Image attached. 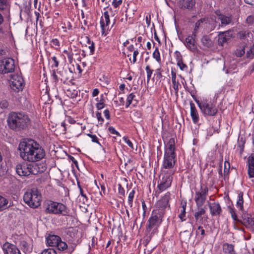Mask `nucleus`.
<instances>
[{"label": "nucleus", "instance_id": "f257e3e1", "mask_svg": "<svg viewBox=\"0 0 254 254\" xmlns=\"http://www.w3.org/2000/svg\"><path fill=\"white\" fill-rule=\"evenodd\" d=\"M20 157L29 162L38 161L45 156L44 149L36 141L33 139H24L18 146Z\"/></svg>", "mask_w": 254, "mask_h": 254}, {"label": "nucleus", "instance_id": "f03ea898", "mask_svg": "<svg viewBox=\"0 0 254 254\" xmlns=\"http://www.w3.org/2000/svg\"><path fill=\"white\" fill-rule=\"evenodd\" d=\"M8 127L15 131L26 129L31 123L28 116L20 112H11L7 119Z\"/></svg>", "mask_w": 254, "mask_h": 254}, {"label": "nucleus", "instance_id": "7ed1b4c3", "mask_svg": "<svg viewBox=\"0 0 254 254\" xmlns=\"http://www.w3.org/2000/svg\"><path fill=\"white\" fill-rule=\"evenodd\" d=\"M164 215L158 210H153L148 221V224L146 227V232L147 235L145 241L148 243L151 239L154 234L156 233L155 232L158 227L160 225L162 221V218Z\"/></svg>", "mask_w": 254, "mask_h": 254}, {"label": "nucleus", "instance_id": "20e7f679", "mask_svg": "<svg viewBox=\"0 0 254 254\" xmlns=\"http://www.w3.org/2000/svg\"><path fill=\"white\" fill-rule=\"evenodd\" d=\"M191 96L205 117L215 116L217 115L218 109L216 101H211L205 100L200 102L194 95H191Z\"/></svg>", "mask_w": 254, "mask_h": 254}, {"label": "nucleus", "instance_id": "39448f33", "mask_svg": "<svg viewBox=\"0 0 254 254\" xmlns=\"http://www.w3.org/2000/svg\"><path fill=\"white\" fill-rule=\"evenodd\" d=\"M44 206L46 213L63 216L68 215L67 208L63 203L48 200L45 202Z\"/></svg>", "mask_w": 254, "mask_h": 254}, {"label": "nucleus", "instance_id": "423d86ee", "mask_svg": "<svg viewBox=\"0 0 254 254\" xmlns=\"http://www.w3.org/2000/svg\"><path fill=\"white\" fill-rule=\"evenodd\" d=\"M24 201L32 208H37L41 204V195L37 189L28 190L23 195Z\"/></svg>", "mask_w": 254, "mask_h": 254}, {"label": "nucleus", "instance_id": "0eeeda50", "mask_svg": "<svg viewBox=\"0 0 254 254\" xmlns=\"http://www.w3.org/2000/svg\"><path fill=\"white\" fill-rule=\"evenodd\" d=\"M176 155H169L164 154V160L161 168L162 174L173 175L175 173L174 167L176 163Z\"/></svg>", "mask_w": 254, "mask_h": 254}, {"label": "nucleus", "instance_id": "6e6552de", "mask_svg": "<svg viewBox=\"0 0 254 254\" xmlns=\"http://www.w3.org/2000/svg\"><path fill=\"white\" fill-rule=\"evenodd\" d=\"M208 192V188L207 185L200 183V189L195 191L194 200L197 208L201 207L205 203Z\"/></svg>", "mask_w": 254, "mask_h": 254}, {"label": "nucleus", "instance_id": "1a4fd4ad", "mask_svg": "<svg viewBox=\"0 0 254 254\" xmlns=\"http://www.w3.org/2000/svg\"><path fill=\"white\" fill-rule=\"evenodd\" d=\"M14 61L12 58H5L0 60V73L6 74L14 71Z\"/></svg>", "mask_w": 254, "mask_h": 254}, {"label": "nucleus", "instance_id": "9d476101", "mask_svg": "<svg viewBox=\"0 0 254 254\" xmlns=\"http://www.w3.org/2000/svg\"><path fill=\"white\" fill-rule=\"evenodd\" d=\"M171 198V193L170 192H167L161 198L157 201L156 204L155 209L154 210H158L164 215L165 210L166 208H170V204H169V201Z\"/></svg>", "mask_w": 254, "mask_h": 254}, {"label": "nucleus", "instance_id": "9b49d317", "mask_svg": "<svg viewBox=\"0 0 254 254\" xmlns=\"http://www.w3.org/2000/svg\"><path fill=\"white\" fill-rule=\"evenodd\" d=\"M10 85L12 90L15 92H19L23 90L25 83L21 76L15 75L12 77Z\"/></svg>", "mask_w": 254, "mask_h": 254}, {"label": "nucleus", "instance_id": "f8f14e48", "mask_svg": "<svg viewBox=\"0 0 254 254\" xmlns=\"http://www.w3.org/2000/svg\"><path fill=\"white\" fill-rule=\"evenodd\" d=\"M241 223L249 230L254 233V214L244 213Z\"/></svg>", "mask_w": 254, "mask_h": 254}, {"label": "nucleus", "instance_id": "ddd939ff", "mask_svg": "<svg viewBox=\"0 0 254 254\" xmlns=\"http://www.w3.org/2000/svg\"><path fill=\"white\" fill-rule=\"evenodd\" d=\"M163 174V176L160 180V183L158 184L157 186L160 191H163L169 188L171 185L173 179V175H170V174Z\"/></svg>", "mask_w": 254, "mask_h": 254}, {"label": "nucleus", "instance_id": "4468645a", "mask_svg": "<svg viewBox=\"0 0 254 254\" xmlns=\"http://www.w3.org/2000/svg\"><path fill=\"white\" fill-rule=\"evenodd\" d=\"M2 249L4 254H21L16 246L7 242L3 244Z\"/></svg>", "mask_w": 254, "mask_h": 254}, {"label": "nucleus", "instance_id": "2eb2a0df", "mask_svg": "<svg viewBox=\"0 0 254 254\" xmlns=\"http://www.w3.org/2000/svg\"><path fill=\"white\" fill-rule=\"evenodd\" d=\"M210 214L212 217H219L222 213V209L218 202H208Z\"/></svg>", "mask_w": 254, "mask_h": 254}, {"label": "nucleus", "instance_id": "dca6fc26", "mask_svg": "<svg viewBox=\"0 0 254 254\" xmlns=\"http://www.w3.org/2000/svg\"><path fill=\"white\" fill-rule=\"evenodd\" d=\"M195 4V0H180L179 1L180 7L183 10L189 11L194 9Z\"/></svg>", "mask_w": 254, "mask_h": 254}, {"label": "nucleus", "instance_id": "f3484780", "mask_svg": "<svg viewBox=\"0 0 254 254\" xmlns=\"http://www.w3.org/2000/svg\"><path fill=\"white\" fill-rule=\"evenodd\" d=\"M56 247L60 251H64L67 254H71L75 250V246L74 245L67 246L66 243L62 241L61 239L60 242L58 243Z\"/></svg>", "mask_w": 254, "mask_h": 254}, {"label": "nucleus", "instance_id": "a211bd4d", "mask_svg": "<svg viewBox=\"0 0 254 254\" xmlns=\"http://www.w3.org/2000/svg\"><path fill=\"white\" fill-rule=\"evenodd\" d=\"M16 172L20 176H28L30 175L29 164L26 163L18 164L16 165Z\"/></svg>", "mask_w": 254, "mask_h": 254}, {"label": "nucleus", "instance_id": "6ab92c4d", "mask_svg": "<svg viewBox=\"0 0 254 254\" xmlns=\"http://www.w3.org/2000/svg\"><path fill=\"white\" fill-rule=\"evenodd\" d=\"M195 37L192 35L189 36L186 38L184 42L186 47L192 52H195L197 50L195 40Z\"/></svg>", "mask_w": 254, "mask_h": 254}, {"label": "nucleus", "instance_id": "aec40b11", "mask_svg": "<svg viewBox=\"0 0 254 254\" xmlns=\"http://www.w3.org/2000/svg\"><path fill=\"white\" fill-rule=\"evenodd\" d=\"M175 142L174 138H170L167 144L165 145L164 154H169V155H176L175 152Z\"/></svg>", "mask_w": 254, "mask_h": 254}, {"label": "nucleus", "instance_id": "412c9836", "mask_svg": "<svg viewBox=\"0 0 254 254\" xmlns=\"http://www.w3.org/2000/svg\"><path fill=\"white\" fill-rule=\"evenodd\" d=\"M57 73L60 75V81L64 83L72 77L73 72H68V70L64 68L58 70Z\"/></svg>", "mask_w": 254, "mask_h": 254}, {"label": "nucleus", "instance_id": "4be33fe9", "mask_svg": "<svg viewBox=\"0 0 254 254\" xmlns=\"http://www.w3.org/2000/svg\"><path fill=\"white\" fill-rule=\"evenodd\" d=\"M110 16L107 11L104 12L103 16L101 17L100 20V25L102 29V34H104L106 30V27L108 26L110 24Z\"/></svg>", "mask_w": 254, "mask_h": 254}, {"label": "nucleus", "instance_id": "5701e85b", "mask_svg": "<svg viewBox=\"0 0 254 254\" xmlns=\"http://www.w3.org/2000/svg\"><path fill=\"white\" fill-rule=\"evenodd\" d=\"M230 37L229 31L219 32L218 39V45L223 46L224 43L227 42L230 39Z\"/></svg>", "mask_w": 254, "mask_h": 254}, {"label": "nucleus", "instance_id": "b1692460", "mask_svg": "<svg viewBox=\"0 0 254 254\" xmlns=\"http://www.w3.org/2000/svg\"><path fill=\"white\" fill-rule=\"evenodd\" d=\"M60 239L59 236L50 234L46 238V242L50 247H56L58 243L60 242Z\"/></svg>", "mask_w": 254, "mask_h": 254}, {"label": "nucleus", "instance_id": "393cba45", "mask_svg": "<svg viewBox=\"0 0 254 254\" xmlns=\"http://www.w3.org/2000/svg\"><path fill=\"white\" fill-rule=\"evenodd\" d=\"M190 116L194 124H197L199 121V114L194 103L190 102Z\"/></svg>", "mask_w": 254, "mask_h": 254}, {"label": "nucleus", "instance_id": "a878e982", "mask_svg": "<svg viewBox=\"0 0 254 254\" xmlns=\"http://www.w3.org/2000/svg\"><path fill=\"white\" fill-rule=\"evenodd\" d=\"M19 247L24 252H30L32 250L31 244L24 239L20 240Z\"/></svg>", "mask_w": 254, "mask_h": 254}, {"label": "nucleus", "instance_id": "bb28decb", "mask_svg": "<svg viewBox=\"0 0 254 254\" xmlns=\"http://www.w3.org/2000/svg\"><path fill=\"white\" fill-rule=\"evenodd\" d=\"M222 250L224 254H237L234 250V246L231 244L224 243L222 245Z\"/></svg>", "mask_w": 254, "mask_h": 254}, {"label": "nucleus", "instance_id": "cd10ccee", "mask_svg": "<svg viewBox=\"0 0 254 254\" xmlns=\"http://www.w3.org/2000/svg\"><path fill=\"white\" fill-rule=\"evenodd\" d=\"M11 205L12 204L11 202L9 204L8 199L0 195V212L6 209Z\"/></svg>", "mask_w": 254, "mask_h": 254}, {"label": "nucleus", "instance_id": "c85d7f7f", "mask_svg": "<svg viewBox=\"0 0 254 254\" xmlns=\"http://www.w3.org/2000/svg\"><path fill=\"white\" fill-rule=\"evenodd\" d=\"M220 11H216V14L218 16V20L221 21L222 25H226L229 24L232 21L231 17L219 14Z\"/></svg>", "mask_w": 254, "mask_h": 254}, {"label": "nucleus", "instance_id": "c756f323", "mask_svg": "<svg viewBox=\"0 0 254 254\" xmlns=\"http://www.w3.org/2000/svg\"><path fill=\"white\" fill-rule=\"evenodd\" d=\"M201 42L202 44L206 48H210L213 46L212 40L207 35H204L202 37Z\"/></svg>", "mask_w": 254, "mask_h": 254}, {"label": "nucleus", "instance_id": "7c9ffc66", "mask_svg": "<svg viewBox=\"0 0 254 254\" xmlns=\"http://www.w3.org/2000/svg\"><path fill=\"white\" fill-rule=\"evenodd\" d=\"M207 19L205 18H201L195 23L194 28L192 32V35L194 37H196L198 29L202 27V23L207 21Z\"/></svg>", "mask_w": 254, "mask_h": 254}, {"label": "nucleus", "instance_id": "2f4dec72", "mask_svg": "<svg viewBox=\"0 0 254 254\" xmlns=\"http://www.w3.org/2000/svg\"><path fill=\"white\" fill-rule=\"evenodd\" d=\"M198 208V211H196L194 214V218L196 221L198 220H202V215H204L206 213V210L204 208L200 207Z\"/></svg>", "mask_w": 254, "mask_h": 254}, {"label": "nucleus", "instance_id": "473e14b6", "mask_svg": "<svg viewBox=\"0 0 254 254\" xmlns=\"http://www.w3.org/2000/svg\"><path fill=\"white\" fill-rule=\"evenodd\" d=\"M228 210L229 212L231 214V217L234 221L241 222V220H240L237 216V215L236 213V209H235V208L231 206H228Z\"/></svg>", "mask_w": 254, "mask_h": 254}, {"label": "nucleus", "instance_id": "72a5a7b5", "mask_svg": "<svg viewBox=\"0 0 254 254\" xmlns=\"http://www.w3.org/2000/svg\"><path fill=\"white\" fill-rule=\"evenodd\" d=\"M85 39L86 43L88 44V48L90 49V55H93L95 52V44L90 40L89 36H85Z\"/></svg>", "mask_w": 254, "mask_h": 254}, {"label": "nucleus", "instance_id": "f704fd0d", "mask_svg": "<svg viewBox=\"0 0 254 254\" xmlns=\"http://www.w3.org/2000/svg\"><path fill=\"white\" fill-rule=\"evenodd\" d=\"M243 192L242 191H240L238 193V199L237 201V206L241 210H243L244 200H243Z\"/></svg>", "mask_w": 254, "mask_h": 254}, {"label": "nucleus", "instance_id": "c9c22d12", "mask_svg": "<svg viewBox=\"0 0 254 254\" xmlns=\"http://www.w3.org/2000/svg\"><path fill=\"white\" fill-rule=\"evenodd\" d=\"M29 172L30 175H37L40 173L39 169H38V165L37 163L35 164H29Z\"/></svg>", "mask_w": 254, "mask_h": 254}, {"label": "nucleus", "instance_id": "e433bc0d", "mask_svg": "<svg viewBox=\"0 0 254 254\" xmlns=\"http://www.w3.org/2000/svg\"><path fill=\"white\" fill-rule=\"evenodd\" d=\"M105 99L103 94L100 96L99 102L96 104V106L98 110H100L105 107Z\"/></svg>", "mask_w": 254, "mask_h": 254}, {"label": "nucleus", "instance_id": "4c0bfd02", "mask_svg": "<svg viewBox=\"0 0 254 254\" xmlns=\"http://www.w3.org/2000/svg\"><path fill=\"white\" fill-rule=\"evenodd\" d=\"M135 191L133 189L129 193L128 196V204L130 207H132L133 205V200L134 196Z\"/></svg>", "mask_w": 254, "mask_h": 254}, {"label": "nucleus", "instance_id": "58836bf2", "mask_svg": "<svg viewBox=\"0 0 254 254\" xmlns=\"http://www.w3.org/2000/svg\"><path fill=\"white\" fill-rule=\"evenodd\" d=\"M145 70L147 74V82L148 83L151 79L152 74L153 72V69H151L150 65H147L145 67Z\"/></svg>", "mask_w": 254, "mask_h": 254}, {"label": "nucleus", "instance_id": "ea45409f", "mask_svg": "<svg viewBox=\"0 0 254 254\" xmlns=\"http://www.w3.org/2000/svg\"><path fill=\"white\" fill-rule=\"evenodd\" d=\"M67 92L68 96L71 98H75L78 94V91L76 89H69Z\"/></svg>", "mask_w": 254, "mask_h": 254}, {"label": "nucleus", "instance_id": "a19ab883", "mask_svg": "<svg viewBox=\"0 0 254 254\" xmlns=\"http://www.w3.org/2000/svg\"><path fill=\"white\" fill-rule=\"evenodd\" d=\"M153 57L154 58L158 63H160L161 62V58L160 52L159 51L158 48L156 47L153 53Z\"/></svg>", "mask_w": 254, "mask_h": 254}, {"label": "nucleus", "instance_id": "79ce46f5", "mask_svg": "<svg viewBox=\"0 0 254 254\" xmlns=\"http://www.w3.org/2000/svg\"><path fill=\"white\" fill-rule=\"evenodd\" d=\"M135 96L133 93H130L127 97L126 106L127 108L131 104L132 100L134 99Z\"/></svg>", "mask_w": 254, "mask_h": 254}, {"label": "nucleus", "instance_id": "37998d69", "mask_svg": "<svg viewBox=\"0 0 254 254\" xmlns=\"http://www.w3.org/2000/svg\"><path fill=\"white\" fill-rule=\"evenodd\" d=\"M41 254H57V252L54 249L49 248L43 250Z\"/></svg>", "mask_w": 254, "mask_h": 254}, {"label": "nucleus", "instance_id": "c03bdc74", "mask_svg": "<svg viewBox=\"0 0 254 254\" xmlns=\"http://www.w3.org/2000/svg\"><path fill=\"white\" fill-rule=\"evenodd\" d=\"M230 168V163L228 161H225L224 162V176L228 174Z\"/></svg>", "mask_w": 254, "mask_h": 254}, {"label": "nucleus", "instance_id": "a18cd8bd", "mask_svg": "<svg viewBox=\"0 0 254 254\" xmlns=\"http://www.w3.org/2000/svg\"><path fill=\"white\" fill-rule=\"evenodd\" d=\"M38 165V168L39 169L40 173L44 172L47 169L46 164L44 163H37Z\"/></svg>", "mask_w": 254, "mask_h": 254}, {"label": "nucleus", "instance_id": "49530a36", "mask_svg": "<svg viewBox=\"0 0 254 254\" xmlns=\"http://www.w3.org/2000/svg\"><path fill=\"white\" fill-rule=\"evenodd\" d=\"M173 88H174L175 92V94L177 96H178V92H179V86H181L179 82L178 81L173 82Z\"/></svg>", "mask_w": 254, "mask_h": 254}, {"label": "nucleus", "instance_id": "de8ad7c7", "mask_svg": "<svg viewBox=\"0 0 254 254\" xmlns=\"http://www.w3.org/2000/svg\"><path fill=\"white\" fill-rule=\"evenodd\" d=\"M177 65L180 67V68L182 70H185L187 69V68H188L187 65L185 64L184 63L183 60H182L181 61H178V62H177Z\"/></svg>", "mask_w": 254, "mask_h": 254}, {"label": "nucleus", "instance_id": "09e8293b", "mask_svg": "<svg viewBox=\"0 0 254 254\" xmlns=\"http://www.w3.org/2000/svg\"><path fill=\"white\" fill-rule=\"evenodd\" d=\"M50 44L52 47L54 46L59 47L60 46L59 40L57 38L52 39Z\"/></svg>", "mask_w": 254, "mask_h": 254}, {"label": "nucleus", "instance_id": "8fccbe9b", "mask_svg": "<svg viewBox=\"0 0 254 254\" xmlns=\"http://www.w3.org/2000/svg\"><path fill=\"white\" fill-rule=\"evenodd\" d=\"M248 172L250 178L254 177V166H248Z\"/></svg>", "mask_w": 254, "mask_h": 254}, {"label": "nucleus", "instance_id": "3c124183", "mask_svg": "<svg viewBox=\"0 0 254 254\" xmlns=\"http://www.w3.org/2000/svg\"><path fill=\"white\" fill-rule=\"evenodd\" d=\"M186 211L184 210H181L180 213L178 215L179 218L181 219L182 222L186 221Z\"/></svg>", "mask_w": 254, "mask_h": 254}, {"label": "nucleus", "instance_id": "603ef678", "mask_svg": "<svg viewBox=\"0 0 254 254\" xmlns=\"http://www.w3.org/2000/svg\"><path fill=\"white\" fill-rule=\"evenodd\" d=\"M155 76L157 80H161L162 77V74L160 68H158L155 70V73L154 75V77Z\"/></svg>", "mask_w": 254, "mask_h": 254}, {"label": "nucleus", "instance_id": "864d4df0", "mask_svg": "<svg viewBox=\"0 0 254 254\" xmlns=\"http://www.w3.org/2000/svg\"><path fill=\"white\" fill-rule=\"evenodd\" d=\"M245 53V48H241L240 49H237L236 51V55L238 57H242Z\"/></svg>", "mask_w": 254, "mask_h": 254}, {"label": "nucleus", "instance_id": "5fc2aeb1", "mask_svg": "<svg viewBox=\"0 0 254 254\" xmlns=\"http://www.w3.org/2000/svg\"><path fill=\"white\" fill-rule=\"evenodd\" d=\"M123 2V0H113L112 4L115 8L118 7Z\"/></svg>", "mask_w": 254, "mask_h": 254}, {"label": "nucleus", "instance_id": "6e6d98bb", "mask_svg": "<svg viewBox=\"0 0 254 254\" xmlns=\"http://www.w3.org/2000/svg\"><path fill=\"white\" fill-rule=\"evenodd\" d=\"M7 4V0H0V10L6 8Z\"/></svg>", "mask_w": 254, "mask_h": 254}, {"label": "nucleus", "instance_id": "4d7b16f0", "mask_svg": "<svg viewBox=\"0 0 254 254\" xmlns=\"http://www.w3.org/2000/svg\"><path fill=\"white\" fill-rule=\"evenodd\" d=\"M52 76L55 82L57 83L59 80H60V75L58 73L57 74H56L55 70L53 71Z\"/></svg>", "mask_w": 254, "mask_h": 254}, {"label": "nucleus", "instance_id": "13d9d810", "mask_svg": "<svg viewBox=\"0 0 254 254\" xmlns=\"http://www.w3.org/2000/svg\"><path fill=\"white\" fill-rule=\"evenodd\" d=\"M198 230L200 231L201 239H202L205 235V230L202 227L200 226H198L196 231V235L198 234Z\"/></svg>", "mask_w": 254, "mask_h": 254}, {"label": "nucleus", "instance_id": "bf43d9fd", "mask_svg": "<svg viewBox=\"0 0 254 254\" xmlns=\"http://www.w3.org/2000/svg\"><path fill=\"white\" fill-rule=\"evenodd\" d=\"M175 58L176 59L177 62H178V61H181L183 60L182 55L180 52L176 51L175 52Z\"/></svg>", "mask_w": 254, "mask_h": 254}, {"label": "nucleus", "instance_id": "052dcab7", "mask_svg": "<svg viewBox=\"0 0 254 254\" xmlns=\"http://www.w3.org/2000/svg\"><path fill=\"white\" fill-rule=\"evenodd\" d=\"M96 115L98 122L100 123V124H102L104 121V120L102 117L101 113L99 112H97Z\"/></svg>", "mask_w": 254, "mask_h": 254}, {"label": "nucleus", "instance_id": "680f3d73", "mask_svg": "<svg viewBox=\"0 0 254 254\" xmlns=\"http://www.w3.org/2000/svg\"><path fill=\"white\" fill-rule=\"evenodd\" d=\"M118 192L120 194L125 196V190L124 188L122 186V185L119 184L118 185Z\"/></svg>", "mask_w": 254, "mask_h": 254}, {"label": "nucleus", "instance_id": "e2e57ef3", "mask_svg": "<svg viewBox=\"0 0 254 254\" xmlns=\"http://www.w3.org/2000/svg\"><path fill=\"white\" fill-rule=\"evenodd\" d=\"M124 140L128 145V146H129L131 149H133V145L132 143L127 137H124Z\"/></svg>", "mask_w": 254, "mask_h": 254}, {"label": "nucleus", "instance_id": "0e129e2a", "mask_svg": "<svg viewBox=\"0 0 254 254\" xmlns=\"http://www.w3.org/2000/svg\"><path fill=\"white\" fill-rule=\"evenodd\" d=\"M108 129L111 133H112L113 134H116L117 135L120 136L119 132H118L114 127H109Z\"/></svg>", "mask_w": 254, "mask_h": 254}, {"label": "nucleus", "instance_id": "69168bd1", "mask_svg": "<svg viewBox=\"0 0 254 254\" xmlns=\"http://www.w3.org/2000/svg\"><path fill=\"white\" fill-rule=\"evenodd\" d=\"M87 135L88 136H89L92 139V142L100 144L99 142H98V139L96 135H93V134L88 133V134H87Z\"/></svg>", "mask_w": 254, "mask_h": 254}, {"label": "nucleus", "instance_id": "338daca9", "mask_svg": "<svg viewBox=\"0 0 254 254\" xmlns=\"http://www.w3.org/2000/svg\"><path fill=\"white\" fill-rule=\"evenodd\" d=\"M246 22L249 24H252L254 22V16L249 15L246 19Z\"/></svg>", "mask_w": 254, "mask_h": 254}, {"label": "nucleus", "instance_id": "774afa93", "mask_svg": "<svg viewBox=\"0 0 254 254\" xmlns=\"http://www.w3.org/2000/svg\"><path fill=\"white\" fill-rule=\"evenodd\" d=\"M250 52H251V53H253V55H254V44L253 45L252 47L251 48V49L247 51V57L248 58H251L252 56H251L250 54Z\"/></svg>", "mask_w": 254, "mask_h": 254}]
</instances>
